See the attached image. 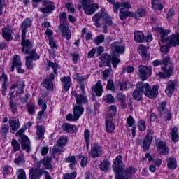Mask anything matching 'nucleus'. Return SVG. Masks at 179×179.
I'll return each instance as SVG.
<instances>
[{
  "label": "nucleus",
  "instance_id": "obj_4",
  "mask_svg": "<svg viewBox=\"0 0 179 179\" xmlns=\"http://www.w3.org/2000/svg\"><path fill=\"white\" fill-rule=\"evenodd\" d=\"M161 71H162L156 73V76H157L159 79H170L171 76H173V73L174 72V65H173V62H171V57L163 66H161Z\"/></svg>",
  "mask_w": 179,
  "mask_h": 179
},
{
  "label": "nucleus",
  "instance_id": "obj_56",
  "mask_svg": "<svg viewBox=\"0 0 179 179\" xmlns=\"http://www.w3.org/2000/svg\"><path fill=\"white\" fill-rule=\"evenodd\" d=\"M11 145L13 146L12 153H16V152L20 151V144L17 140L13 138L11 141Z\"/></svg>",
  "mask_w": 179,
  "mask_h": 179
},
{
  "label": "nucleus",
  "instance_id": "obj_40",
  "mask_svg": "<svg viewBox=\"0 0 179 179\" xmlns=\"http://www.w3.org/2000/svg\"><path fill=\"white\" fill-rule=\"evenodd\" d=\"M83 136L85 142V148L88 150L89 148H90V130L89 129L84 130Z\"/></svg>",
  "mask_w": 179,
  "mask_h": 179
},
{
  "label": "nucleus",
  "instance_id": "obj_1",
  "mask_svg": "<svg viewBox=\"0 0 179 179\" xmlns=\"http://www.w3.org/2000/svg\"><path fill=\"white\" fill-rule=\"evenodd\" d=\"M112 169L115 174V179H129L138 171V169L132 166H129L124 169L122 155H121L113 159Z\"/></svg>",
  "mask_w": 179,
  "mask_h": 179
},
{
  "label": "nucleus",
  "instance_id": "obj_46",
  "mask_svg": "<svg viewBox=\"0 0 179 179\" xmlns=\"http://www.w3.org/2000/svg\"><path fill=\"white\" fill-rule=\"evenodd\" d=\"M102 101L107 104H115V98L112 94H108L103 96Z\"/></svg>",
  "mask_w": 179,
  "mask_h": 179
},
{
  "label": "nucleus",
  "instance_id": "obj_52",
  "mask_svg": "<svg viewBox=\"0 0 179 179\" xmlns=\"http://www.w3.org/2000/svg\"><path fill=\"white\" fill-rule=\"evenodd\" d=\"M119 86L120 90L124 92V90H128V89H131V87H132V83L129 81L119 82Z\"/></svg>",
  "mask_w": 179,
  "mask_h": 179
},
{
  "label": "nucleus",
  "instance_id": "obj_21",
  "mask_svg": "<svg viewBox=\"0 0 179 179\" xmlns=\"http://www.w3.org/2000/svg\"><path fill=\"white\" fill-rule=\"evenodd\" d=\"M85 112V108H83V105H76L73 106V120L74 121H78L83 115Z\"/></svg>",
  "mask_w": 179,
  "mask_h": 179
},
{
  "label": "nucleus",
  "instance_id": "obj_33",
  "mask_svg": "<svg viewBox=\"0 0 179 179\" xmlns=\"http://www.w3.org/2000/svg\"><path fill=\"white\" fill-rule=\"evenodd\" d=\"M136 87L143 94L146 96V93L149 92L150 85H149L148 83L138 82L136 84Z\"/></svg>",
  "mask_w": 179,
  "mask_h": 179
},
{
  "label": "nucleus",
  "instance_id": "obj_60",
  "mask_svg": "<svg viewBox=\"0 0 179 179\" xmlns=\"http://www.w3.org/2000/svg\"><path fill=\"white\" fill-rule=\"evenodd\" d=\"M68 30H69V27H66V29L62 28L60 29V31L62 34V37L66 38V40H71V32H68Z\"/></svg>",
  "mask_w": 179,
  "mask_h": 179
},
{
  "label": "nucleus",
  "instance_id": "obj_23",
  "mask_svg": "<svg viewBox=\"0 0 179 179\" xmlns=\"http://www.w3.org/2000/svg\"><path fill=\"white\" fill-rule=\"evenodd\" d=\"M3 79V82L1 83V94L2 96H6V90H8V82L9 80L8 79V75L5 73V71L1 72V75L0 76V80Z\"/></svg>",
  "mask_w": 179,
  "mask_h": 179
},
{
  "label": "nucleus",
  "instance_id": "obj_3",
  "mask_svg": "<svg viewBox=\"0 0 179 179\" xmlns=\"http://www.w3.org/2000/svg\"><path fill=\"white\" fill-rule=\"evenodd\" d=\"M101 19L103 20V33H108V27H117V24L113 22V17L106 12V8L102 7L100 12L96 13L92 17V22L96 29L101 27L100 21Z\"/></svg>",
  "mask_w": 179,
  "mask_h": 179
},
{
  "label": "nucleus",
  "instance_id": "obj_28",
  "mask_svg": "<svg viewBox=\"0 0 179 179\" xmlns=\"http://www.w3.org/2000/svg\"><path fill=\"white\" fill-rule=\"evenodd\" d=\"M159 94V86L153 85L152 89V87L148 88V91L145 94V96L148 99H156L157 95Z\"/></svg>",
  "mask_w": 179,
  "mask_h": 179
},
{
  "label": "nucleus",
  "instance_id": "obj_58",
  "mask_svg": "<svg viewBox=\"0 0 179 179\" xmlns=\"http://www.w3.org/2000/svg\"><path fill=\"white\" fill-rule=\"evenodd\" d=\"M171 47L173 46L170 45V43L167 42L166 45H162L160 47V52L166 55L170 52V48H171Z\"/></svg>",
  "mask_w": 179,
  "mask_h": 179
},
{
  "label": "nucleus",
  "instance_id": "obj_6",
  "mask_svg": "<svg viewBox=\"0 0 179 179\" xmlns=\"http://www.w3.org/2000/svg\"><path fill=\"white\" fill-rule=\"evenodd\" d=\"M25 66L29 71H31L34 68V63L33 61H38L40 59V55L37 54V50L36 48H34L31 50H29L28 53H25Z\"/></svg>",
  "mask_w": 179,
  "mask_h": 179
},
{
  "label": "nucleus",
  "instance_id": "obj_48",
  "mask_svg": "<svg viewBox=\"0 0 179 179\" xmlns=\"http://www.w3.org/2000/svg\"><path fill=\"white\" fill-rule=\"evenodd\" d=\"M156 2H159V0H151V8L153 10H163L164 6L162 3H157Z\"/></svg>",
  "mask_w": 179,
  "mask_h": 179
},
{
  "label": "nucleus",
  "instance_id": "obj_39",
  "mask_svg": "<svg viewBox=\"0 0 179 179\" xmlns=\"http://www.w3.org/2000/svg\"><path fill=\"white\" fill-rule=\"evenodd\" d=\"M105 131L108 134H113L115 129V124L111 120L105 121Z\"/></svg>",
  "mask_w": 179,
  "mask_h": 179
},
{
  "label": "nucleus",
  "instance_id": "obj_8",
  "mask_svg": "<svg viewBox=\"0 0 179 179\" xmlns=\"http://www.w3.org/2000/svg\"><path fill=\"white\" fill-rule=\"evenodd\" d=\"M110 52L113 54L114 59H120V54L125 52V46L120 45L118 42H113L110 45Z\"/></svg>",
  "mask_w": 179,
  "mask_h": 179
},
{
  "label": "nucleus",
  "instance_id": "obj_18",
  "mask_svg": "<svg viewBox=\"0 0 179 179\" xmlns=\"http://www.w3.org/2000/svg\"><path fill=\"white\" fill-rule=\"evenodd\" d=\"M89 77V74L80 76L79 73H76L77 82L78 83L79 88L80 89L83 94H86V90H85V80H87Z\"/></svg>",
  "mask_w": 179,
  "mask_h": 179
},
{
  "label": "nucleus",
  "instance_id": "obj_51",
  "mask_svg": "<svg viewBox=\"0 0 179 179\" xmlns=\"http://www.w3.org/2000/svg\"><path fill=\"white\" fill-rule=\"evenodd\" d=\"M14 163L17 165L22 164V163H24V154L20 152L19 154H15Z\"/></svg>",
  "mask_w": 179,
  "mask_h": 179
},
{
  "label": "nucleus",
  "instance_id": "obj_61",
  "mask_svg": "<svg viewBox=\"0 0 179 179\" xmlns=\"http://www.w3.org/2000/svg\"><path fill=\"white\" fill-rule=\"evenodd\" d=\"M27 128L22 127L16 133H15V136L17 138H20V141H22L24 136H27L26 134H24V132H26V130Z\"/></svg>",
  "mask_w": 179,
  "mask_h": 179
},
{
  "label": "nucleus",
  "instance_id": "obj_62",
  "mask_svg": "<svg viewBox=\"0 0 179 179\" xmlns=\"http://www.w3.org/2000/svg\"><path fill=\"white\" fill-rule=\"evenodd\" d=\"M166 107H167V101L164 100L159 103V106L157 107V110L159 114H163V113H164Z\"/></svg>",
  "mask_w": 179,
  "mask_h": 179
},
{
  "label": "nucleus",
  "instance_id": "obj_43",
  "mask_svg": "<svg viewBox=\"0 0 179 179\" xmlns=\"http://www.w3.org/2000/svg\"><path fill=\"white\" fill-rule=\"evenodd\" d=\"M59 20L60 29H66V27H68L65 25L66 23H68V17L66 16V12H63L60 13Z\"/></svg>",
  "mask_w": 179,
  "mask_h": 179
},
{
  "label": "nucleus",
  "instance_id": "obj_49",
  "mask_svg": "<svg viewBox=\"0 0 179 179\" xmlns=\"http://www.w3.org/2000/svg\"><path fill=\"white\" fill-rule=\"evenodd\" d=\"M42 86L45 89H47V90H51V89H54V83L48 78H45L43 81Z\"/></svg>",
  "mask_w": 179,
  "mask_h": 179
},
{
  "label": "nucleus",
  "instance_id": "obj_45",
  "mask_svg": "<svg viewBox=\"0 0 179 179\" xmlns=\"http://www.w3.org/2000/svg\"><path fill=\"white\" fill-rule=\"evenodd\" d=\"M47 64H48V68H52L54 74L55 75H58V69H61V67L59 66L58 64H57L56 62H53L51 60L47 59Z\"/></svg>",
  "mask_w": 179,
  "mask_h": 179
},
{
  "label": "nucleus",
  "instance_id": "obj_63",
  "mask_svg": "<svg viewBox=\"0 0 179 179\" xmlns=\"http://www.w3.org/2000/svg\"><path fill=\"white\" fill-rule=\"evenodd\" d=\"M78 173L76 171H73L71 173H66L64 174L63 179H75L77 177Z\"/></svg>",
  "mask_w": 179,
  "mask_h": 179
},
{
  "label": "nucleus",
  "instance_id": "obj_9",
  "mask_svg": "<svg viewBox=\"0 0 179 179\" xmlns=\"http://www.w3.org/2000/svg\"><path fill=\"white\" fill-rule=\"evenodd\" d=\"M153 135H155V131H153V129H149L147 130V134L142 144L143 150H144V152L149 150L150 145H152V142H153Z\"/></svg>",
  "mask_w": 179,
  "mask_h": 179
},
{
  "label": "nucleus",
  "instance_id": "obj_24",
  "mask_svg": "<svg viewBox=\"0 0 179 179\" xmlns=\"http://www.w3.org/2000/svg\"><path fill=\"white\" fill-rule=\"evenodd\" d=\"M21 144V149L25 150L27 153H30L31 152V146L30 145V140L29 136H24L22 140H19Z\"/></svg>",
  "mask_w": 179,
  "mask_h": 179
},
{
  "label": "nucleus",
  "instance_id": "obj_34",
  "mask_svg": "<svg viewBox=\"0 0 179 179\" xmlns=\"http://www.w3.org/2000/svg\"><path fill=\"white\" fill-rule=\"evenodd\" d=\"M76 103L78 106H83V104H89V99L87 96L82 94H78V96L76 99Z\"/></svg>",
  "mask_w": 179,
  "mask_h": 179
},
{
  "label": "nucleus",
  "instance_id": "obj_14",
  "mask_svg": "<svg viewBox=\"0 0 179 179\" xmlns=\"http://www.w3.org/2000/svg\"><path fill=\"white\" fill-rule=\"evenodd\" d=\"M138 73L143 80H146L152 76V66H148L143 64L138 66Z\"/></svg>",
  "mask_w": 179,
  "mask_h": 179
},
{
  "label": "nucleus",
  "instance_id": "obj_55",
  "mask_svg": "<svg viewBox=\"0 0 179 179\" xmlns=\"http://www.w3.org/2000/svg\"><path fill=\"white\" fill-rule=\"evenodd\" d=\"M2 174L3 175V177H8V176H10L12 174V172L13 171V169L12 166H10L8 165H5L2 167Z\"/></svg>",
  "mask_w": 179,
  "mask_h": 179
},
{
  "label": "nucleus",
  "instance_id": "obj_59",
  "mask_svg": "<svg viewBox=\"0 0 179 179\" xmlns=\"http://www.w3.org/2000/svg\"><path fill=\"white\" fill-rule=\"evenodd\" d=\"M137 128L140 132H145L146 131V122L143 120H140L138 122Z\"/></svg>",
  "mask_w": 179,
  "mask_h": 179
},
{
  "label": "nucleus",
  "instance_id": "obj_38",
  "mask_svg": "<svg viewBox=\"0 0 179 179\" xmlns=\"http://www.w3.org/2000/svg\"><path fill=\"white\" fill-rule=\"evenodd\" d=\"M134 41L136 43H145V34L142 31L134 32Z\"/></svg>",
  "mask_w": 179,
  "mask_h": 179
},
{
  "label": "nucleus",
  "instance_id": "obj_35",
  "mask_svg": "<svg viewBox=\"0 0 179 179\" xmlns=\"http://www.w3.org/2000/svg\"><path fill=\"white\" fill-rule=\"evenodd\" d=\"M132 97L135 101H143V94L137 88V87L132 92Z\"/></svg>",
  "mask_w": 179,
  "mask_h": 179
},
{
  "label": "nucleus",
  "instance_id": "obj_22",
  "mask_svg": "<svg viewBox=\"0 0 179 179\" xmlns=\"http://www.w3.org/2000/svg\"><path fill=\"white\" fill-rule=\"evenodd\" d=\"M137 51L143 61H148L150 59V55L148 54V48L145 45H140Z\"/></svg>",
  "mask_w": 179,
  "mask_h": 179
},
{
  "label": "nucleus",
  "instance_id": "obj_16",
  "mask_svg": "<svg viewBox=\"0 0 179 179\" xmlns=\"http://www.w3.org/2000/svg\"><path fill=\"white\" fill-rule=\"evenodd\" d=\"M38 106H41V110L38 112L36 118L38 120V121H41L42 118L45 117V113L47 110V102L43 100V99L39 98L38 99Z\"/></svg>",
  "mask_w": 179,
  "mask_h": 179
},
{
  "label": "nucleus",
  "instance_id": "obj_19",
  "mask_svg": "<svg viewBox=\"0 0 179 179\" xmlns=\"http://www.w3.org/2000/svg\"><path fill=\"white\" fill-rule=\"evenodd\" d=\"M9 125L11 134H15L19 128H20V122H19V117H13L9 120Z\"/></svg>",
  "mask_w": 179,
  "mask_h": 179
},
{
  "label": "nucleus",
  "instance_id": "obj_37",
  "mask_svg": "<svg viewBox=\"0 0 179 179\" xmlns=\"http://www.w3.org/2000/svg\"><path fill=\"white\" fill-rule=\"evenodd\" d=\"M64 131L67 132V134H76L78 132V127L75 124H71L69 123H66L63 127Z\"/></svg>",
  "mask_w": 179,
  "mask_h": 179
},
{
  "label": "nucleus",
  "instance_id": "obj_11",
  "mask_svg": "<svg viewBox=\"0 0 179 179\" xmlns=\"http://www.w3.org/2000/svg\"><path fill=\"white\" fill-rule=\"evenodd\" d=\"M42 8L38 9L41 13H52L55 10V4L50 0H43L42 1Z\"/></svg>",
  "mask_w": 179,
  "mask_h": 179
},
{
  "label": "nucleus",
  "instance_id": "obj_7",
  "mask_svg": "<svg viewBox=\"0 0 179 179\" xmlns=\"http://www.w3.org/2000/svg\"><path fill=\"white\" fill-rule=\"evenodd\" d=\"M43 174H45V179H52V177L51 175H50V173L44 170V169H41L39 170L38 169H30L29 177L30 179H40L41 178Z\"/></svg>",
  "mask_w": 179,
  "mask_h": 179
},
{
  "label": "nucleus",
  "instance_id": "obj_13",
  "mask_svg": "<svg viewBox=\"0 0 179 179\" xmlns=\"http://www.w3.org/2000/svg\"><path fill=\"white\" fill-rule=\"evenodd\" d=\"M103 155V147L99 143H94L91 144V150L90 151V156L92 159H96Z\"/></svg>",
  "mask_w": 179,
  "mask_h": 179
},
{
  "label": "nucleus",
  "instance_id": "obj_25",
  "mask_svg": "<svg viewBox=\"0 0 179 179\" xmlns=\"http://www.w3.org/2000/svg\"><path fill=\"white\" fill-rule=\"evenodd\" d=\"M10 62H11L10 72H14L15 68H16V66H19L20 65H22L23 64L22 62V59L20 57V55H14L13 57L10 59Z\"/></svg>",
  "mask_w": 179,
  "mask_h": 179
},
{
  "label": "nucleus",
  "instance_id": "obj_41",
  "mask_svg": "<svg viewBox=\"0 0 179 179\" xmlns=\"http://www.w3.org/2000/svg\"><path fill=\"white\" fill-rule=\"evenodd\" d=\"M133 14L136 15V17H133L136 20H138V17H145L146 16V9L138 7L135 12H133Z\"/></svg>",
  "mask_w": 179,
  "mask_h": 179
},
{
  "label": "nucleus",
  "instance_id": "obj_47",
  "mask_svg": "<svg viewBox=\"0 0 179 179\" xmlns=\"http://www.w3.org/2000/svg\"><path fill=\"white\" fill-rule=\"evenodd\" d=\"M171 139L172 142H178V128L177 127L174 126L171 129Z\"/></svg>",
  "mask_w": 179,
  "mask_h": 179
},
{
  "label": "nucleus",
  "instance_id": "obj_17",
  "mask_svg": "<svg viewBox=\"0 0 179 179\" xmlns=\"http://www.w3.org/2000/svg\"><path fill=\"white\" fill-rule=\"evenodd\" d=\"M176 83L173 81L172 80H169L166 82V87L165 88V94L168 97H172L173 93L177 90L176 87Z\"/></svg>",
  "mask_w": 179,
  "mask_h": 179
},
{
  "label": "nucleus",
  "instance_id": "obj_36",
  "mask_svg": "<svg viewBox=\"0 0 179 179\" xmlns=\"http://www.w3.org/2000/svg\"><path fill=\"white\" fill-rule=\"evenodd\" d=\"M110 166H111V162L108 159H104L99 164V169L101 171H109Z\"/></svg>",
  "mask_w": 179,
  "mask_h": 179
},
{
  "label": "nucleus",
  "instance_id": "obj_44",
  "mask_svg": "<svg viewBox=\"0 0 179 179\" xmlns=\"http://www.w3.org/2000/svg\"><path fill=\"white\" fill-rule=\"evenodd\" d=\"M170 58V56L167 55L164 57L162 59H155L152 61V65L154 66V68H156V66H160V65H164L166 62L169 61Z\"/></svg>",
  "mask_w": 179,
  "mask_h": 179
},
{
  "label": "nucleus",
  "instance_id": "obj_10",
  "mask_svg": "<svg viewBox=\"0 0 179 179\" xmlns=\"http://www.w3.org/2000/svg\"><path fill=\"white\" fill-rule=\"evenodd\" d=\"M153 30H155V31H157L159 34V41L162 44H164V43H167V41H169V35L171 32L170 29H165L162 27L155 26L153 27Z\"/></svg>",
  "mask_w": 179,
  "mask_h": 179
},
{
  "label": "nucleus",
  "instance_id": "obj_12",
  "mask_svg": "<svg viewBox=\"0 0 179 179\" xmlns=\"http://www.w3.org/2000/svg\"><path fill=\"white\" fill-rule=\"evenodd\" d=\"M155 148L159 156H166L170 152V149L167 146V144H166V142L162 140L155 142Z\"/></svg>",
  "mask_w": 179,
  "mask_h": 179
},
{
  "label": "nucleus",
  "instance_id": "obj_50",
  "mask_svg": "<svg viewBox=\"0 0 179 179\" xmlns=\"http://www.w3.org/2000/svg\"><path fill=\"white\" fill-rule=\"evenodd\" d=\"M51 157H45L42 160V164L45 166V170H51L52 169V165L51 164Z\"/></svg>",
  "mask_w": 179,
  "mask_h": 179
},
{
  "label": "nucleus",
  "instance_id": "obj_32",
  "mask_svg": "<svg viewBox=\"0 0 179 179\" xmlns=\"http://www.w3.org/2000/svg\"><path fill=\"white\" fill-rule=\"evenodd\" d=\"M62 83H63V89L66 92H68L69 89H71V86H72V79H71V76L62 77L60 78Z\"/></svg>",
  "mask_w": 179,
  "mask_h": 179
},
{
  "label": "nucleus",
  "instance_id": "obj_20",
  "mask_svg": "<svg viewBox=\"0 0 179 179\" xmlns=\"http://www.w3.org/2000/svg\"><path fill=\"white\" fill-rule=\"evenodd\" d=\"M2 37L4 38L7 43H10L13 40V36L12 34H13V30H12L10 27H6L2 28Z\"/></svg>",
  "mask_w": 179,
  "mask_h": 179
},
{
  "label": "nucleus",
  "instance_id": "obj_29",
  "mask_svg": "<svg viewBox=\"0 0 179 179\" xmlns=\"http://www.w3.org/2000/svg\"><path fill=\"white\" fill-rule=\"evenodd\" d=\"M168 43L172 47L179 46V32H176V34H172L169 36Z\"/></svg>",
  "mask_w": 179,
  "mask_h": 179
},
{
  "label": "nucleus",
  "instance_id": "obj_27",
  "mask_svg": "<svg viewBox=\"0 0 179 179\" xmlns=\"http://www.w3.org/2000/svg\"><path fill=\"white\" fill-rule=\"evenodd\" d=\"M45 36H47L48 40H49V45L50 48L54 49H57V43H55V41H54V38L52 36H54V32H52V30L51 29H47L45 32Z\"/></svg>",
  "mask_w": 179,
  "mask_h": 179
},
{
  "label": "nucleus",
  "instance_id": "obj_54",
  "mask_svg": "<svg viewBox=\"0 0 179 179\" xmlns=\"http://www.w3.org/2000/svg\"><path fill=\"white\" fill-rule=\"evenodd\" d=\"M36 129V135L38 136V139H41V138H43L45 134V127H44L43 125H38Z\"/></svg>",
  "mask_w": 179,
  "mask_h": 179
},
{
  "label": "nucleus",
  "instance_id": "obj_31",
  "mask_svg": "<svg viewBox=\"0 0 179 179\" xmlns=\"http://www.w3.org/2000/svg\"><path fill=\"white\" fill-rule=\"evenodd\" d=\"M92 90H94L96 97H101L103 96V83L101 80H99L94 85V87H92Z\"/></svg>",
  "mask_w": 179,
  "mask_h": 179
},
{
  "label": "nucleus",
  "instance_id": "obj_26",
  "mask_svg": "<svg viewBox=\"0 0 179 179\" xmlns=\"http://www.w3.org/2000/svg\"><path fill=\"white\" fill-rule=\"evenodd\" d=\"M136 15L134 14V12L124 10V8H120L119 17L120 20H127L128 17H136Z\"/></svg>",
  "mask_w": 179,
  "mask_h": 179
},
{
  "label": "nucleus",
  "instance_id": "obj_53",
  "mask_svg": "<svg viewBox=\"0 0 179 179\" xmlns=\"http://www.w3.org/2000/svg\"><path fill=\"white\" fill-rule=\"evenodd\" d=\"M8 106L10 107V112L14 115L17 113V106L19 104H17V102H15V100L9 101Z\"/></svg>",
  "mask_w": 179,
  "mask_h": 179
},
{
  "label": "nucleus",
  "instance_id": "obj_30",
  "mask_svg": "<svg viewBox=\"0 0 179 179\" xmlns=\"http://www.w3.org/2000/svg\"><path fill=\"white\" fill-rule=\"evenodd\" d=\"M64 163H70L69 168L71 170H73V169H75V166L78 164V159H76V156L69 155L68 157L64 158Z\"/></svg>",
  "mask_w": 179,
  "mask_h": 179
},
{
  "label": "nucleus",
  "instance_id": "obj_64",
  "mask_svg": "<svg viewBox=\"0 0 179 179\" xmlns=\"http://www.w3.org/2000/svg\"><path fill=\"white\" fill-rule=\"evenodd\" d=\"M103 41H104V34L98 35L94 39V43L96 44V45H100V43H103Z\"/></svg>",
  "mask_w": 179,
  "mask_h": 179
},
{
  "label": "nucleus",
  "instance_id": "obj_57",
  "mask_svg": "<svg viewBox=\"0 0 179 179\" xmlns=\"http://www.w3.org/2000/svg\"><path fill=\"white\" fill-rule=\"evenodd\" d=\"M66 143H68V138L64 136L57 141V145L59 148H65V146H66Z\"/></svg>",
  "mask_w": 179,
  "mask_h": 179
},
{
  "label": "nucleus",
  "instance_id": "obj_2",
  "mask_svg": "<svg viewBox=\"0 0 179 179\" xmlns=\"http://www.w3.org/2000/svg\"><path fill=\"white\" fill-rule=\"evenodd\" d=\"M31 26H33V20L30 17L25 18L20 26V30H21V51L24 54H28L29 51L33 49V43L30 39L26 38L29 29H31Z\"/></svg>",
  "mask_w": 179,
  "mask_h": 179
},
{
  "label": "nucleus",
  "instance_id": "obj_15",
  "mask_svg": "<svg viewBox=\"0 0 179 179\" xmlns=\"http://www.w3.org/2000/svg\"><path fill=\"white\" fill-rule=\"evenodd\" d=\"M82 6L86 15H93L99 9L97 3L89 4L87 0L82 1Z\"/></svg>",
  "mask_w": 179,
  "mask_h": 179
},
{
  "label": "nucleus",
  "instance_id": "obj_42",
  "mask_svg": "<svg viewBox=\"0 0 179 179\" xmlns=\"http://www.w3.org/2000/svg\"><path fill=\"white\" fill-rule=\"evenodd\" d=\"M167 167L170 170H176L177 169V159L174 157H169L167 159Z\"/></svg>",
  "mask_w": 179,
  "mask_h": 179
},
{
  "label": "nucleus",
  "instance_id": "obj_5",
  "mask_svg": "<svg viewBox=\"0 0 179 179\" xmlns=\"http://www.w3.org/2000/svg\"><path fill=\"white\" fill-rule=\"evenodd\" d=\"M101 62L99 63V68H103V66H108L111 68V64L114 69H117L118 64L121 62V59H114V55L113 54L103 53L100 57Z\"/></svg>",
  "mask_w": 179,
  "mask_h": 179
}]
</instances>
